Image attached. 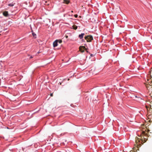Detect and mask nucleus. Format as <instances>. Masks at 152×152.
Returning <instances> with one entry per match:
<instances>
[{
    "label": "nucleus",
    "mask_w": 152,
    "mask_h": 152,
    "mask_svg": "<svg viewBox=\"0 0 152 152\" xmlns=\"http://www.w3.org/2000/svg\"><path fill=\"white\" fill-rule=\"evenodd\" d=\"M58 42L59 43H61L62 41L61 40H58Z\"/></svg>",
    "instance_id": "9d476101"
},
{
    "label": "nucleus",
    "mask_w": 152,
    "mask_h": 152,
    "mask_svg": "<svg viewBox=\"0 0 152 152\" xmlns=\"http://www.w3.org/2000/svg\"><path fill=\"white\" fill-rule=\"evenodd\" d=\"M144 135H147V133H146L144 131H143L141 132V134H140V136L142 137V136H144Z\"/></svg>",
    "instance_id": "423d86ee"
},
{
    "label": "nucleus",
    "mask_w": 152,
    "mask_h": 152,
    "mask_svg": "<svg viewBox=\"0 0 152 152\" xmlns=\"http://www.w3.org/2000/svg\"><path fill=\"white\" fill-rule=\"evenodd\" d=\"M92 56V54L91 55V56Z\"/></svg>",
    "instance_id": "4be33fe9"
},
{
    "label": "nucleus",
    "mask_w": 152,
    "mask_h": 152,
    "mask_svg": "<svg viewBox=\"0 0 152 152\" xmlns=\"http://www.w3.org/2000/svg\"><path fill=\"white\" fill-rule=\"evenodd\" d=\"M70 1L69 0H63V3L68 4Z\"/></svg>",
    "instance_id": "0eeeda50"
},
{
    "label": "nucleus",
    "mask_w": 152,
    "mask_h": 152,
    "mask_svg": "<svg viewBox=\"0 0 152 152\" xmlns=\"http://www.w3.org/2000/svg\"><path fill=\"white\" fill-rule=\"evenodd\" d=\"M146 108H147V110H148V107H147V106H146Z\"/></svg>",
    "instance_id": "6ab92c4d"
},
{
    "label": "nucleus",
    "mask_w": 152,
    "mask_h": 152,
    "mask_svg": "<svg viewBox=\"0 0 152 152\" xmlns=\"http://www.w3.org/2000/svg\"><path fill=\"white\" fill-rule=\"evenodd\" d=\"M151 72H152V68H151V71H150V72H150V73H151Z\"/></svg>",
    "instance_id": "2eb2a0df"
},
{
    "label": "nucleus",
    "mask_w": 152,
    "mask_h": 152,
    "mask_svg": "<svg viewBox=\"0 0 152 152\" xmlns=\"http://www.w3.org/2000/svg\"><path fill=\"white\" fill-rule=\"evenodd\" d=\"M77 26L75 25H74L73 26V28L74 29H75V30L77 29Z\"/></svg>",
    "instance_id": "1a4fd4ad"
},
{
    "label": "nucleus",
    "mask_w": 152,
    "mask_h": 152,
    "mask_svg": "<svg viewBox=\"0 0 152 152\" xmlns=\"http://www.w3.org/2000/svg\"><path fill=\"white\" fill-rule=\"evenodd\" d=\"M8 5L11 6H13V5L12 4H10Z\"/></svg>",
    "instance_id": "ddd939ff"
},
{
    "label": "nucleus",
    "mask_w": 152,
    "mask_h": 152,
    "mask_svg": "<svg viewBox=\"0 0 152 152\" xmlns=\"http://www.w3.org/2000/svg\"><path fill=\"white\" fill-rule=\"evenodd\" d=\"M79 49L81 52H84V50H86V49L85 47L80 46L79 48Z\"/></svg>",
    "instance_id": "7ed1b4c3"
},
{
    "label": "nucleus",
    "mask_w": 152,
    "mask_h": 152,
    "mask_svg": "<svg viewBox=\"0 0 152 152\" xmlns=\"http://www.w3.org/2000/svg\"><path fill=\"white\" fill-rule=\"evenodd\" d=\"M148 84H147V85H146V87H148Z\"/></svg>",
    "instance_id": "a211bd4d"
},
{
    "label": "nucleus",
    "mask_w": 152,
    "mask_h": 152,
    "mask_svg": "<svg viewBox=\"0 0 152 152\" xmlns=\"http://www.w3.org/2000/svg\"><path fill=\"white\" fill-rule=\"evenodd\" d=\"M71 12H73V11H71Z\"/></svg>",
    "instance_id": "aec40b11"
},
{
    "label": "nucleus",
    "mask_w": 152,
    "mask_h": 152,
    "mask_svg": "<svg viewBox=\"0 0 152 152\" xmlns=\"http://www.w3.org/2000/svg\"><path fill=\"white\" fill-rule=\"evenodd\" d=\"M3 15L6 17H7L9 16V15L7 11H4L3 13Z\"/></svg>",
    "instance_id": "20e7f679"
},
{
    "label": "nucleus",
    "mask_w": 152,
    "mask_h": 152,
    "mask_svg": "<svg viewBox=\"0 0 152 152\" xmlns=\"http://www.w3.org/2000/svg\"><path fill=\"white\" fill-rule=\"evenodd\" d=\"M58 39L56 40L53 43V46L54 47H56L58 45Z\"/></svg>",
    "instance_id": "39448f33"
},
{
    "label": "nucleus",
    "mask_w": 152,
    "mask_h": 152,
    "mask_svg": "<svg viewBox=\"0 0 152 152\" xmlns=\"http://www.w3.org/2000/svg\"><path fill=\"white\" fill-rule=\"evenodd\" d=\"M140 140H141L142 141V142H145V141L144 142L143 141V140L145 141V140H143L142 139H140L139 138L137 137H136L135 142H136V144L137 145H136L137 146V145H138V142H140Z\"/></svg>",
    "instance_id": "f03ea898"
},
{
    "label": "nucleus",
    "mask_w": 152,
    "mask_h": 152,
    "mask_svg": "<svg viewBox=\"0 0 152 152\" xmlns=\"http://www.w3.org/2000/svg\"><path fill=\"white\" fill-rule=\"evenodd\" d=\"M65 37H66V38H68V36L66 35L65 36Z\"/></svg>",
    "instance_id": "f3484780"
},
{
    "label": "nucleus",
    "mask_w": 152,
    "mask_h": 152,
    "mask_svg": "<svg viewBox=\"0 0 152 152\" xmlns=\"http://www.w3.org/2000/svg\"><path fill=\"white\" fill-rule=\"evenodd\" d=\"M85 38L87 42H90L93 39V37L91 35H88L85 37Z\"/></svg>",
    "instance_id": "f257e3e1"
},
{
    "label": "nucleus",
    "mask_w": 152,
    "mask_h": 152,
    "mask_svg": "<svg viewBox=\"0 0 152 152\" xmlns=\"http://www.w3.org/2000/svg\"><path fill=\"white\" fill-rule=\"evenodd\" d=\"M32 35L33 37H34L35 36H36V34H35L33 32L32 33Z\"/></svg>",
    "instance_id": "9b49d317"
},
{
    "label": "nucleus",
    "mask_w": 152,
    "mask_h": 152,
    "mask_svg": "<svg viewBox=\"0 0 152 152\" xmlns=\"http://www.w3.org/2000/svg\"><path fill=\"white\" fill-rule=\"evenodd\" d=\"M143 138H144V139H145V137H143Z\"/></svg>",
    "instance_id": "412c9836"
},
{
    "label": "nucleus",
    "mask_w": 152,
    "mask_h": 152,
    "mask_svg": "<svg viewBox=\"0 0 152 152\" xmlns=\"http://www.w3.org/2000/svg\"><path fill=\"white\" fill-rule=\"evenodd\" d=\"M33 58V57L32 56H31L30 58Z\"/></svg>",
    "instance_id": "dca6fc26"
},
{
    "label": "nucleus",
    "mask_w": 152,
    "mask_h": 152,
    "mask_svg": "<svg viewBox=\"0 0 152 152\" xmlns=\"http://www.w3.org/2000/svg\"><path fill=\"white\" fill-rule=\"evenodd\" d=\"M84 34H85L84 33H82L81 34L79 35V37L80 39H82L83 37V36L84 35Z\"/></svg>",
    "instance_id": "6e6552de"
},
{
    "label": "nucleus",
    "mask_w": 152,
    "mask_h": 152,
    "mask_svg": "<svg viewBox=\"0 0 152 152\" xmlns=\"http://www.w3.org/2000/svg\"><path fill=\"white\" fill-rule=\"evenodd\" d=\"M74 16L75 18H77L78 16V15H77L76 14V15H74Z\"/></svg>",
    "instance_id": "f8f14e48"
},
{
    "label": "nucleus",
    "mask_w": 152,
    "mask_h": 152,
    "mask_svg": "<svg viewBox=\"0 0 152 152\" xmlns=\"http://www.w3.org/2000/svg\"><path fill=\"white\" fill-rule=\"evenodd\" d=\"M50 96H53V93H51L50 94Z\"/></svg>",
    "instance_id": "4468645a"
}]
</instances>
